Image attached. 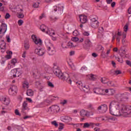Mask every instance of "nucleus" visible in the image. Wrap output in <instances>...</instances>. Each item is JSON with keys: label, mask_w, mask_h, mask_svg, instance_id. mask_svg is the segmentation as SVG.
I'll return each mask as SVG.
<instances>
[{"label": "nucleus", "mask_w": 131, "mask_h": 131, "mask_svg": "<svg viewBox=\"0 0 131 131\" xmlns=\"http://www.w3.org/2000/svg\"><path fill=\"white\" fill-rule=\"evenodd\" d=\"M110 113L114 116L130 117L131 106L121 105L119 102L113 101L110 104Z\"/></svg>", "instance_id": "1"}, {"label": "nucleus", "mask_w": 131, "mask_h": 131, "mask_svg": "<svg viewBox=\"0 0 131 131\" xmlns=\"http://www.w3.org/2000/svg\"><path fill=\"white\" fill-rule=\"evenodd\" d=\"M70 76H69V74L67 73H63L62 74L61 76L59 78V79H61V80H63V81H67V82H68V83H70V84H71V82H72L71 81V79H70Z\"/></svg>", "instance_id": "2"}, {"label": "nucleus", "mask_w": 131, "mask_h": 131, "mask_svg": "<svg viewBox=\"0 0 131 131\" xmlns=\"http://www.w3.org/2000/svg\"><path fill=\"white\" fill-rule=\"evenodd\" d=\"M47 50L48 51V54L51 56L54 55L56 53V49L54 47V45L49 43V46H47Z\"/></svg>", "instance_id": "3"}, {"label": "nucleus", "mask_w": 131, "mask_h": 131, "mask_svg": "<svg viewBox=\"0 0 131 131\" xmlns=\"http://www.w3.org/2000/svg\"><path fill=\"white\" fill-rule=\"evenodd\" d=\"M53 73L56 76L58 77V78H60L63 74V73H62V71H61L60 68H59V67L57 66H54L53 67Z\"/></svg>", "instance_id": "4"}, {"label": "nucleus", "mask_w": 131, "mask_h": 131, "mask_svg": "<svg viewBox=\"0 0 131 131\" xmlns=\"http://www.w3.org/2000/svg\"><path fill=\"white\" fill-rule=\"evenodd\" d=\"M115 98L119 102L124 101L127 99V95L124 94H118L115 95Z\"/></svg>", "instance_id": "5"}, {"label": "nucleus", "mask_w": 131, "mask_h": 131, "mask_svg": "<svg viewBox=\"0 0 131 131\" xmlns=\"http://www.w3.org/2000/svg\"><path fill=\"white\" fill-rule=\"evenodd\" d=\"M93 92L97 95H105V89H101L100 88H95L93 89Z\"/></svg>", "instance_id": "6"}, {"label": "nucleus", "mask_w": 131, "mask_h": 131, "mask_svg": "<svg viewBox=\"0 0 131 131\" xmlns=\"http://www.w3.org/2000/svg\"><path fill=\"white\" fill-rule=\"evenodd\" d=\"M98 111H99L100 113H105L108 110V106L106 104H102L97 108Z\"/></svg>", "instance_id": "7"}, {"label": "nucleus", "mask_w": 131, "mask_h": 131, "mask_svg": "<svg viewBox=\"0 0 131 131\" xmlns=\"http://www.w3.org/2000/svg\"><path fill=\"white\" fill-rule=\"evenodd\" d=\"M17 88L15 85H13L11 86L9 90V94L11 96H14V95H16L17 94Z\"/></svg>", "instance_id": "8"}, {"label": "nucleus", "mask_w": 131, "mask_h": 131, "mask_svg": "<svg viewBox=\"0 0 131 131\" xmlns=\"http://www.w3.org/2000/svg\"><path fill=\"white\" fill-rule=\"evenodd\" d=\"M7 25L2 23L1 27H0V34H2L3 35H5V33L7 32Z\"/></svg>", "instance_id": "9"}, {"label": "nucleus", "mask_w": 131, "mask_h": 131, "mask_svg": "<svg viewBox=\"0 0 131 131\" xmlns=\"http://www.w3.org/2000/svg\"><path fill=\"white\" fill-rule=\"evenodd\" d=\"M27 102L26 101H24L23 103V106L21 108V113L23 114H26V111H29V107L27 106Z\"/></svg>", "instance_id": "10"}, {"label": "nucleus", "mask_w": 131, "mask_h": 131, "mask_svg": "<svg viewBox=\"0 0 131 131\" xmlns=\"http://www.w3.org/2000/svg\"><path fill=\"white\" fill-rule=\"evenodd\" d=\"M32 38L36 45H39V46L42 45V41H41V39H38L36 35H33L32 36Z\"/></svg>", "instance_id": "11"}, {"label": "nucleus", "mask_w": 131, "mask_h": 131, "mask_svg": "<svg viewBox=\"0 0 131 131\" xmlns=\"http://www.w3.org/2000/svg\"><path fill=\"white\" fill-rule=\"evenodd\" d=\"M35 54L38 56H43L46 53V50L43 49H36L34 51Z\"/></svg>", "instance_id": "12"}, {"label": "nucleus", "mask_w": 131, "mask_h": 131, "mask_svg": "<svg viewBox=\"0 0 131 131\" xmlns=\"http://www.w3.org/2000/svg\"><path fill=\"white\" fill-rule=\"evenodd\" d=\"M11 73L13 74V77H19L22 74L21 72L18 71L17 69H14L11 70Z\"/></svg>", "instance_id": "13"}, {"label": "nucleus", "mask_w": 131, "mask_h": 131, "mask_svg": "<svg viewBox=\"0 0 131 131\" xmlns=\"http://www.w3.org/2000/svg\"><path fill=\"white\" fill-rule=\"evenodd\" d=\"M90 114H91V112L85 111L84 110H82L80 112V115L82 117H84V116H87V117H89L90 116Z\"/></svg>", "instance_id": "14"}, {"label": "nucleus", "mask_w": 131, "mask_h": 131, "mask_svg": "<svg viewBox=\"0 0 131 131\" xmlns=\"http://www.w3.org/2000/svg\"><path fill=\"white\" fill-rule=\"evenodd\" d=\"M0 101L4 104V105H6V106H8L9 104H10V99L6 98V97H2L1 98Z\"/></svg>", "instance_id": "15"}, {"label": "nucleus", "mask_w": 131, "mask_h": 131, "mask_svg": "<svg viewBox=\"0 0 131 131\" xmlns=\"http://www.w3.org/2000/svg\"><path fill=\"white\" fill-rule=\"evenodd\" d=\"M103 32H104V28H103V27H99L98 28V33H100V34H98V38H102V37H103L104 35L102 33Z\"/></svg>", "instance_id": "16"}, {"label": "nucleus", "mask_w": 131, "mask_h": 131, "mask_svg": "<svg viewBox=\"0 0 131 131\" xmlns=\"http://www.w3.org/2000/svg\"><path fill=\"white\" fill-rule=\"evenodd\" d=\"M49 110H51V111L53 110L54 112H59L60 111V107L58 105H52L49 107Z\"/></svg>", "instance_id": "17"}, {"label": "nucleus", "mask_w": 131, "mask_h": 131, "mask_svg": "<svg viewBox=\"0 0 131 131\" xmlns=\"http://www.w3.org/2000/svg\"><path fill=\"white\" fill-rule=\"evenodd\" d=\"M115 93V91H114V90L113 89H110V90L107 89H105V95H106V94H107V95H114Z\"/></svg>", "instance_id": "18"}, {"label": "nucleus", "mask_w": 131, "mask_h": 131, "mask_svg": "<svg viewBox=\"0 0 131 131\" xmlns=\"http://www.w3.org/2000/svg\"><path fill=\"white\" fill-rule=\"evenodd\" d=\"M90 25L92 28H98V27H99V21L97 20L96 21L90 22Z\"/></svg>", "instance_id": "19"}, {"label": "nucleus", "mask_w": 131, "mask_h": 131, "mask_svg": "<svg viewBox=\"0 0 131 131\" xmlns=\"http://www.w3.org/2000/svg\"><path fill=\"white\" fill-rule=\"evenodd\" d=\"M80 21L82 24H84L86 22V16L85 15H79Z\"/></svg>", "instance_id": "20"}, {"label": "nucleus", "mask_w": 131, "mask_h": 131, "mask_svg": "<svg viewBox=\"0 0 131 131\" xmlns=\"http://www.w3.org/2000/svg\"><path fill=\"white\" fill-rule=\"evenodd\" d=\"M47 34H49L50 36H52V35H55V31L52 29H51L50 30L49 29V28H47V31H46Z\"/></svg>", "instance_id": "21"}, {"label": "nucleus", "mask_w": 131, "mask_h": 131, "mask_svg": "<svg viewBox=\"0 0 131 131\" xmlns=\"http://www.w3.org/2000/svg\"><path fill=\"white\" fill-rule=\"evenodd\" d=\"M80 90L83 91V92H84L85 93H88L89 91H90V88L89 86H86L85 85H83L81 87Z\"/></svg>", "instance_id": "22"}, {"label": "nucleus", "mask_w": 131, "mask_h": 131, "mask_svg": "<svg viewBox=\"0 0 131 131\" xmlns=\"http://www.w3.org/2000/svg\"><path fill=\"white\" fill-rule=\"evenodd\" d=\"M90 22H95L96 21H98V16L96 15H92L90 17Z\"/></svg>", "instance_id": "23"}, {"label": "nucleus", "mask_w": 131, "mask_h": 131, "mask_svg": "<svg viewBox=\"0 0 131 131\" xmlns=\"http://www.w3.org/2000/svg\"><path fill=\"white\" fill-rule=\"evenodd\" d=\"M90 126L94 127V123H84L83 127H84V128H85L86 127H90Z\"/></svg>", "instance_id": "24"}, {"label": "nucleus", "mask_w": 131, "mask_h": 131, "mask_svg": "<svg viewBox=\"0 0 131 131\" xmlns=\"http://www.w3.org/2000/svg\"><path fill=\"white\" fill-rule=\"evenodd\" d=\"M26 94L27 96L32 97V96H33V91H32V90L29 89L27 91Z\"/></svg>", "instance_id": "25"}, {"label": "nucleus", "mask_w": 131, "mask_h": 131, "mask_svg": "<svg viewBox=\"0 0 131 131\" xmlns=\"http://www.w3.org/2000/svg\"><path fill=\"white\" fill-rule=\"evenodd\" d=\"M88 77L89 78V79L90 80H95L96 79V75L93 74H91L90 75H88Z\"/></svg>", "instance_id": "26"}, {"label": "nucleus", "mask_w": 131, "mask_h": 131, "mask_svg": "<svg viewBox=\"0 0 131 131\" xmlns=\"http://www.w3.org/2000/svg\"><path fill=\"white\" fill-rule=\"evenodd\" d=\"M6 49V42L5 41L2 40V41L0 42V49Z\"/></svg>", "instance_id": "27"}, {"label": "nucleus", "mask_w": 131, "mask_h": 131, "mask_svg": "<svg viewBox=\"0 0 131 131\" xmlns=\"http://www.w3.org/2000/svg\"><path fill=\"white\" fill-rule=\"evenodd\" d=\"M40 29L42 32H45L46 29H48V27H47L45 25H41L40 27Z\"/></svg>", "instance_id": "28"}, {"label": "nucleus", "mask_w": 131, "mask_h": 131, "mask_svg": "<svg viewBox=\"0 0 131 131\" xmlns=\"http://www.w3.org/2000/svg\"><path fill=\"white\" fill-rule=\"evenodd\" d=\"M85 43L88 46V47H91V45H92V42H91V40L89 39H86L85 40Z\"/></svg>", "instance_id": "29"}, {"label": "nucleus", "mask_w": 131, "mask_h": 131, "mask_svg": "<svg viewBox=\"0 0 131 131\" xmlns=\"http://www.w3.org/2000/svg\"><path fill=\"white\" fill-rule=\"evenodd\" d=\"M106 84H107V85L108 86H114V87H115L116 86V85H115L114 83H113V82L112 81H107Z\"/></svg>", "instance_id": "30"}, {"label": "nucleus", "mask_w": 131, "mask_h": 131, "mask_svg": "<svg viewBox=\"0 0 131 131\" xmlns=\"http://www.w3.org/2000/svg\"><path fill=\"white\" fill-rule=\"evenodd\" d=\"M115 58L116 60H117V61H118V62H119L120 63H123V60H122V59H120L119 58V56H115Z\"/></svg>", "instance_id": "31"}, {"label": "nucleus", "mask_w": 131, "mask_h": 131, "mask_svg": "<svg viewBox=\"0 0 131 131\" xmlns=\"http://www.w3.org/2000/svg\"><path fill=\"white\" fill-rule=\"evenodd\" d=\"M47 83H48V86H49L50 88H52V89L55 88V85H54V84H53L52 82L49 81L47 82Z\"/></svg>", "instance_id": "32"}, {"label": "nucleus", "mask_w": 131, "mask_h": 131, "mask_svg": "<svg viewBox=\"0 0 131 131\" xmlns=\"http://www.w3.org/2000/svg\"><path fill=\"white\" fill-rule=\"evenodd\" d=\"M23 87L28 89L29 88V83H28L27 81H25L23 84Z\"/></svg>", "instance_id": "33"}, {"label": "nucleus", "mask_w": 131, "mask_h": 131, "mask_svg": "<svg viewBox=\"0 0 131 131\" xmlns=\"http://www.w3.org/2000/svg\"><path fill=\"white\" fill-rule=\"evenodd\" d=\"M124 31L125 32H126L127 30H128V24H126L124 26Z\"/></svg>", "instance_id": "34"}, {"label": "nucleus", "mask_w": 131, "mask_h": 131, "mask_svg": "<svg viewBox=\"0 0 131 131\" xmlns=\"http://www.w3.org/2000/svg\"><path fill=\"white\" fill-rule=\"evenodd\" d=\"M17 17L19 19H23L24 18V14L23 13H17Z\"/></svg>", "instance_id": "35"}, {"label": "nucleus", "mask_w": 131, "mask_h": 131, "mask_svg": "<svg viewBox=\"0 0 131 131\" xmlns=\"http://www.w3.org/2000/svg\"><path fill=\"white\" fill-rule=\"evenodd\" d=\"M16 63H17V59L13 58L11 60V63L13 64L14 66L16 65Z\"/></svg>", "instance_id": "36"}, {"label": "nucleus", "mask_w": 131, "mask_h": 131, "mask_svg": "<svg viewBox=\"0 0 131 131\" xmlns=\"http://www.w3.org/2000/svg\"><path fill=\"white\" fill-rule=\"evenodd\" d=\"M58 19H59V18L57 17H52L50 18V20L51 21H52V22H56Z\"/></svg>", "instance_id": "37"}, {"label": "nucleus", "mask_w": 131, "mask_h": 131, "mask_svg": "<svg viewBox=\"0 0 131 131\" xmlns=\"http://www.w3.org/2000/svg\"><path fill=\"white\" fill-rule=\"evenodd\" d=\"M76 83L79 86V88L80 89V90L81 89V87L83 85V84H82V82H81V81H78L76 82Z\"/></svg>", "instance_id": "38"}, {"label": "nucleus", "mask_w": 131, "mask_h": 131, "mask_svg": "<svg viewBox=\"0 0 131 131\" xmlns=\"http://www.w3.org/2000/svg\"><path fill=\"white\" fill-rule=\"evenodd\" d=\"M73 34L74 36H77V35H79V33L77 30H75L73 31Z\"/></svg>", "instance_id": "39"}, {"label": "nucleus", "mask_w": 131, "mask_h": 131, "mask_svg": "<svg viewBox=\"0 0 131 131\" xmlns=\"http://www.w3.org/2000/svg\"><path fill=\"white\" fill-rule=\"evenodd\" d=\"M72 41H74L75 42H76V41H78L79 40V38L76 37H74L72 38Z\"/></svg>", "instance_id": "40"}, {"label": "nucleus", "mask_w": 131, "mask_h": 131, "mask_svg": "<svg viewBox=\"0 0 131 131\" xmlns=\"http://www.w3.org/2000/svg\"><path fill=\"white\" fill-rule=\"evenodd\" d=\"M39 6V3L36 2L33 5V8H38Z\"/></svg>", "instance_id": "41"}, {"label": "nucleus", "mask_w": 131, "mask_h": 131, "mask_svg": "<svg viewBox=\"0 0 131 131\" xmlns=\"http://www.w3.org/2000/svg\"><path fill=\"white\" fill-rule=\"evenodd\" d=\"M88 109H90V110H95V108H94V106H93V104H90L88 106Z\"/></svg>", "instance_id": "42"}, {"label": "nucleus", "mask_w": 131, "mask_h": 131, "mask_svg": "<svg viewBox=\"0 0 131 131\" xmlns=\"http://www.w3.org/2000/svg\"><path fill=\"white\" fill-rule=\"evenodd\" d=\"M14 112L15 115H17L18 116H21V114H20V112H19V111L18 110H15Z\"/></svg>", "instance_id": "43"}, {"label": "nucleus", "mask_w": 131, "mask_h": 131, "mask_svg": "<svg viewBox=\"0 0 131 131\" xmlns=\"http://www.w3.org/2000/svg\"><path fill=\"white\" fill-rule=\"evenodd\" d=\"M101 82L104 84L107 83V82H108V81H107V80H106V79L105 78H102L101 79Z\"/></svg>", "instance_id": "44"}, {"label": "nucleus", "mask_w": 131, "mask_h": 131, "mask_svg": "<svg viewBox=\"0 0 131 131\" xmlns=\"http://www.w3.org/2000/svg\"><path fill=\"white\" fill-rule=\"evenodd\" d=\"M51 124H52V125H55L56 127H58V123H57V122L56 121H53L51 122Z\"/></svg>", "instance_id": "45"}, {"label": "nucleus", "mask_w": 131, "mask_h": 131, "mask_svg": "<svg viewBox=\"0 0 131 131\" xmlns=\"http://www.w3.org/2000/svg\"><path fill=\"white\" fill-rule=\"evenodd\" d=\"M122 72L120 70H116L115 71V74H116V75H118V74H121Z\"/></svg>", "instance_id": "46"}, {"label": "nucleus", "mask_w": 131, "mask_h": 131, "mask_svg": "<svg viewBox=\"0 0 131 131\" xmlns=\"http://www.w3.org/2000/svg\"><path fill=\"white\" fill-rule=\"evenodd\" d=\"M23 23H24V21H23V20L22 19H19L18 21V24L19 26H21V25H22V24H23Z\"/></svg>", "instance_id": "47"}, {"label": "nucleus", "mask_w": 131, "mask_h": 131, "mask_svg": "<svg viewBox=\"0 0 131 131\" xmlns=\"http://www.w3.org/2000/svg\"><path fill=\"white\" fill-rule=\"evenodd\" d=\"M59 127L58 128V129H63L64 128V124L62 123H59Z\"/></svg>", "instance_id": "48"}, {"label": "nucleus", "mask_w": 131, "mask_h": 131, "mask_svg": "<svg viewBox=\"0 0 131 131\" xmlns=\"http://www.w3.org/2000/svg\"><path fill=\"white\" fill-rule=\"evenodd\" d=\"M6 38L8 42H11V39L10 38V35H6Z\"/></svg>", "instance_id": "49"}, {"label": "nucleus", "mask_w": 131, "mask_h": 131, "mask_svg": "<svg viewBox=\"0 0 131 131\" xmlns=\"http://www.w3.org/2000/svg\"><path fill=\"white\" fill-rule=\"evenodd\" d=\"M24 47H25V50L29 49V45H28V43H25Z\"/></svg>", "instance_id": "50"}, {"label": "nucleus", "mask_w": 131, "mask_h": 131, "mask_svg": "<svg viewBox=\"0 0 131 131\" xmlns=\"http://www.w3.org/2000/svg\"><path fill=\"white\" fill-rule=\"evenodd\" d=\"M63 119L64 120H67L68 122H69L70 120H72V118H71L70 117H68Z\"/></svg>", "instance_id": "51"}, {"label": "nucleus", "mask_w": 131, "mask_h": 131, "mask_svg": "<svg viewBox=\"0 0 131 131\" xmlns=\"http://www.w3.org/2000/svg\"><path fill=\"white\" fill-rule=\"evenodd\" d=\"M69 46H70V47H76V46H74V45L73 44V42H69L68 43Z\"/></svg>", "instance_id": "52"}, {"label": "nucleus", "mask_w": 131, "mask_h": 131, "mask_svg": "<svg viewBox=\"0 0 131 131\" xmlns=\"http://www.w3.org/2000/svg\"><path fill=\"white\" fill-rule=\"evenodd\" d=\"M83 35H84V36H89V35H90V33H89V32H84L83 33Z\"/></svg>", "instance_id": "53"}, {"label": "nucleus", "mask_w": 131, "mask_h": 131, "mask_svg": "<svg viewBox=\"0 0 131 131\" xmlns=\"http://www.w3.org/2000/svg\"><path fill=\"white\" fill-rule=\"evenodd\" d=\"M58 9H59V7H57L56 6L53 7L54 12H57L58 11Z\"/></svg>", "instance_id": "54"}, {"label": "nucleus", "mask_w": 131, "mask_h": 131, "mask_svg": "<svg viewBox=\"0 0 131 131\" xmlns=\"http://www.w3.org/2000/svg\"><path fill=\"white\" fill-rule=\"evenodd\" d=\"M11 17V15L9 13H6L5 15V19H9Z\"/></svg>", "instance_id": "55"}, {"label": "nucleus", "mask_w": 131, "mask_h": 131, "mask_svg": "<svg viewBox=\"0 0 131 131\" xmlns=\"http://www.w3.org/2000/svg\"><path fill=\"white\" fill-rule=\"evenodd\" d=\"M60 104H62V105H65V104H67V100H63V101L60 102Z\"/></svg>", "instance_id": "56"}, {"label": "nucleus", "mask_w": 131, "mask_h": 131, "mask_svg": "<svg viewBox=\"0 0 131 131\" xmlns=\"http://www.w3.org/2000/svg\"><path fill=\"white\" fill-rule=\"evenodd\" d=\"M44 17H45V15L44 13H42V14H41V15H40V16H39V19H40V20H41V19H42V18H44Z\"/></svg>", "instance_id": "57"}, {"label": "nucleus", "mask_w": 131, "mask_h": 131, "mask_svg": "<svg viewBox=\"0 0 131 131\" xmlns=\"http://www.w3.org/2000/svg\"><path fill=\"white\" fill-rule=\"evenodd\" d=\"M101 56L102 58H106V57H107V55H106V54H105V53H102Z\"/></svg>", "instance_id": "58"}, {"label": "nucleus", "mask_w": 131, "mask_h": 131, "mask_svg": "<svg viewBox=\"0 0 131 131\" xmlns=\"http://www.w3.org/2000/svg\"><path fill=\"white\" fill-rule=\"evenodd\" d=\"M6 58L7 59H11V58H12V56H11V55H10V54H7V55H6Z\"/></svg>", "instance_id": "59"}, {"label": "nucleus", "mask_w": 131, "mask_h": 131, "mask_svg": "<svg viewBox=\"0 0 131 131\" xmlns=\"http://www.w3.org/2000/svg\"><path fill=\"white\" fill-rule=\"evenodd\" d=\"M92 56L94 58H96V57H98V54L96 53H92Z\"/></svg>", "instance_id": "60"}, {"label": "nucleus", "mask_w": 131, "mask_h": 131, "mask_svg": "<svg viewBox=\"0 0 131 131\" xmlns=\"http://www.w3.org/2000/svg\"><path fill=\"white\" fill-rule=\"evenodd\" d=\"M17 99H18V100H19V101L20 102H21V101H22L23 98H22V96H18Z\"/></svg>", "instance_id": "61"}, {"label": "nucleus", "mask_w": 131, "mask_h": 131, "mask_svg": "<svg viewBox=\"0 0 131 131\" xmlns=\"http://www.w3.org/2000/svg\"><path fill=\"white\" fill-rule=\"evenodd\" d=\"M26 51H24L23 54V55H22V57L23 58H26Z\"/></svg>", "instance_id": "62"}, {"label": "nucleus", "mask_w": 131, "mask_h": 131, "mask_svg": "<svg viewBox=\"0 0 131 131\" xmlns=\"http://www.w3.org/2000/svg\"><path fill=\"white\" fill-rule=\"evenodd\" d=\"M128 14H131V7H129L128 9Z\"/></svg>", "instance_id": "63"}, {"label": "nucleus", "mask_w": 131, "mask_h": 131, "mask_svg": "<svg viewBox=\"0 0 131 131\" xmlns=\"http://www.w3.org/2000/svg\"><path fill=\"white\" fill-rule=\"evenodd\" d=\"M94 129L95 131H100V128L95 127Z\"/></svg>", "instance_id": "64"}]
</instances>
